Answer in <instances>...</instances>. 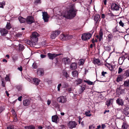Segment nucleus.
<instances>
[{
    "label": "nucleus",
    "instance_id": "f257e3e1",
    "mask_svg": "<svg viewBox=\"0 0 129 129\" xmlns=\"http://www.w3.org/2000/svg\"><path fill=\"white\" fill-rule=\"evenodd\" d=\"M76 11L73 9H71L65 14L62 15V16L67 19H72L75 16Z\"/></svg>",
    "mask_w": 129,
    "mask_h": 129
},
{
    "label": "nucleus",
    "instance_id": "f03ea898",
    "mask_svg": "<svg viewBox=\"0 0 129 129\" xmlns=\"http://www.w3.org/2000/svg\"><path fill=\"white\" fill-rule=\"evenodd\" d=\"M39 36V34L36 32H34L33 33L32 36L31 37V40L33 43H35L36 44L38 41V37Z\"/></svg>",
    "mask_w": 129,
    "mask_h": 129
},
{
    "label": "nucleus",
    "instance_id": "7ed1b4c3",
    "mask_svg": "<svg viewBox=\"0 0 129 129\" xmlns=\"http://www.w3.org/2000/svg\"><path fill=\"white\" fill-rule=\"evenodd\" d=\"M91 36L92 35L91 34H84L82 35L81 38L82 40L85 41L89 39Z\"/></svg>",
    "mask_w": 129,
    "mask_h": 129
},
{
    "label": "nucleus",
    "instance_id": "20e7f679",
    "mask_svg": "<svg viewBox=\"0 0 129 129\" xmlns=\"http://www.w3.org/2000/svg\"><path fill=\"white\" fill-rule=\"evenodd\" d=\"M42 16L43 19L45 22H48V21L49 18V15L47 12H43Z\"/></svg>",
    "mask_w": 129,
    "mask_h": 129
},
{
    "label": "nucleus",
    "instance_id": "39448f33",
    "mask_svg": "<svg viewBox=\"0 0 129 129\" xmlns=\"http://www.w3.org/2000/svg\"><path fill=\"white\" fill-rule=\"evenodd\" d=\"M34 18L32 16H28L26 19V21L28 24H31L34 22Z\"/></svg>",
    "mask_w": 129,
    "mask_h": 129
},
{
    "label": "nucleus",
    "instance_id": "423d86ee",
    "mask_svg": "<svg viewBox=\"0 0 129 129\" xmlns=\"http://www.w3.org/2000/svg\"><path fill=\"white\" fill-rule=\"evenodd\" d=\"M77 125V123L75 121H71L68 123V126L70 128L72 129L75 127Z\"/></svg>",
    "mask_w": 129,
    "mask_h": 129
},
{
    "label": "nucleus",
    "instance_id": "0eeeda50",
    "mask_svg": "<svg viewBox=\"0 0 129 129\" xmlns=\"http://www.w3.org/2000/svg\"><path fill=\"white\" fill-rule=\"evenodd\" d=\"M111 7L113 11H118L120 8V6L115 3H113L111 5Z\"/></svg>",
    "mask_w": 129,
    "mask_h": 129
},
{
    "label": "nucleus",
    "instance_id": "6e6552de",
    "mask_svg": "<svg viewBox=\"0 0 129 129\" xmlns=\"http://www.w3.org/2000/svg\"><path fill=\"white\" fill-rule=\"evenodd\" d=\"M60 33V32L59 31L53 32L51 35V38L52 39H54Z\"/></svg>",
    "mask_w": 129,
    "mask_h": 129
},
{
    "label": "nucleus",
    "instance_id": "1a4fd4ad",
    "mask_svg": "<svg viewBox=\"0 0 129 129\" xmlns=\"http://www.w3.org/2000/svg\"><path fill=\"white\" fill-rule=\"evenodd\" d=\"M29 81L36 85H38L40 81L37 78H31Z\"/></svg>",
    "mask_w": 129,
    "mask_h": 129
},
{
    "label": "nucleus",
    "instance_id": "9d476101",
    "mask_svg": "<svg viewBox=\"0 0 129 129\" xmlns=\"http://www.w3.org/2000/svg\"><path fill=\"white\" fill-rule=\"evenodd\" d=\"M57 101L60 103H64L67 101V99L66 97L61 96L58 98Z\"/></svg>",
    "mask_w": 129,
    "mask_h": 129
},
{
    "label": "nucleus",
    "instance_id": "9b49d317",
    "mask_svg": "<svg viewBox=\"0 0 129 129\" xmlns=\"http://www.w3.org/2000/svg\"><path fill=\"white\" fill-rule=\"evenodd\" d=\"M47 55L49 59H53L56 56L60 55V54H52L49 53L47 54Z\"/></svg>",
    "mask_w": 129,
    "mask_h": 129
},
{
    "label": "nucleus",
    "instance_id": "f8f14e48",
    "mask_svg": "<svg viewBox=\"0 0 129 129\" xmlns=\"http://www.w3.org/2000/svg\"><path fill=\"white\" fill-rule=\"evenodd\" d=\"M8 32V30L5 28H0V33L2 36H5Z\"/></svg>",
    "mask_w": 129,
    "mask_h": 129
},
{
    "label": "nucleus",
    "instance_id": "ddd939ff",
    "mask_svg": "<svg viewBox=\"0 0 129 129\" xmlns=\"http://www.w3.org/2000/svg\"><path fill=\"white\" fill-rule=\"evenodd\" d=\"M37 73L38 75L39 76H42L44 74V70L42 69L39 68L38 69Z\"/></svg>",
    "mask_w": 129,
    "mask_h": 129
},
{
    "label": "nucleus",
    "instance_id": "4468645a",
    "mask_svg": "<svg viewBox=\"0 0 129 129\" xmlns=\"http://www.w3.org/2000/svg\"><path fill=\"white\" fill-rule=\"evenodd\" d=\"M59 118L58 116L56 115L52 116V120L54 122L57 123L58 122Z\"/></svg>",
    "mask_w": 129,
    "mask_h": 129
},
{
    "label": "nucleus",
    "instance_id": "2eb2a0df",
    "mask_svg": "<svg viewBox=\"0 0 129 129\" xmlns=\"http://www.w3.org/2000/svg\"><path fill=\"white\" fill-rule=\"evenodd\" d=\"M116 103L119 105L123 106V105L124 102L123 100L120 99H118L116 101Z\"/></svg>",
    "mask_w": 129,
    "mask_h": 129
},
{
    "label": "nucleus",
    "instance_id": "dca6fc26",
    "mask_svg": "<svg viewBox=\"0 0 129 129\" xmlns=\"http://www.w3.org/2000/svg\"><path fill=\"white\" fill-rule=\"evenodd\" d=\"M23 104L25 106H27L30 104V101L27 99L24 100L23 102Z\"/></svg>",
    "mask_w": 129,
    "mask_h": 129
},
{
    "label": "nucleus",
    "instance_id": "f3484780",
    "mask_svg": "<svg viewBox=\"0 0 129 129\" xmlns=\"http://www.w3.org/2000/svg\"><path fill=\"white\" fill-rule=\"evenodd\" d=\"M77 67V65L75 63H72L70 66V69L72 70H74L76 69Z\"/></svg>",
    "mask_w": 129,
    "mask_h": 129
},
{
    "label": "nucleus",
    "instance_id": "a211bd4d",
    "mask_svg": "<svg viewBox=\"0 0 129 129\" xmlns=\"http://www.w3.org/2000/svg\"><path fill=\"white\" fill-rule=\"evenodd\" d=\"M117 92L118 93H120L121 94H122L124 93V90L121 89V86H120L116 89Z\"/></svg>",
    "mask_w": 129,
    "mask_h": 129
},
{
    "label": "nucleus",
    "instance_id": "6ab92c4d",
    "mask_svg": "<svg viewBox=\"0 0 129 129\" xmlns=\"http://www.w3.org/2000/svg\"><path fill=\"white\" fill-rule=\"evenodd\" d=\"M125 59L124 56H122L119 58L118 59L119 63L120 64H122Z\"/></svg>",
    "mask_w": 129,
    "mask_h": 129
},
{
    "label": "nucleus",
    "instance_id": "aec40b11",
    "mask_svg": "<svg viewBox=\"0 0 129 129\" xmlns=\"http://www.w3.org/2000/svg\"><path fill=\"white\" fill-rule=\"evenodd\" d=\"M93 62L95 64L100 65V61L98 59H94L93 61Z\"/></svg>",
    "mask_w": 129,
    "mask_h": 129
},
{
    "label": "nucleus",
    "instance_id": "412c9836",
    "mask_svg": "<svg viewBox=\"0 0 129 129\" xmlns=\"http://www.w3.org/2000/svg\"><path fill=\"white\" fill-rule=\"evenodd\" d=\"M123 112L126 115H129V108L127 107H126L124 109Z\"/></svg>",
    "mask_w": 129,
    "mask_h": 129
},
{
    "label": "nucleus",
    "instance_id": "4be33fe9",
    "mask_svg": "<svg viewBox=\"0 0 129 129\" xmlns=\"http://www.w3.org/2000/svg\"><path fill=\"white\" fill-rule=\"evenodd\" d=\"M99 35V41H100L103 39V32L101 29L100 30Z\"/></svg>",
    "mask_w": 129,
    "mask_h": 129
},
{
    "label": "nucleus",
    "instance_id": "5701e85b",
    "mask_svg": "<svg viewBox=\"0 0 129 129\" xmlns=\"http://www.w3.org/2000/svg\"><path fill=\"white\" fill-rule=\"evenodd\" d=\"M123 76V78H125L129 77V70H126L125 71Z\"/></svg>",
    "mask_w": 129,
    "mask_h": 129
},
{
    "label": "nucleus",
    "instance_id": "b1692460",
    "mask_svg": "<svg viewBox=\"0 0 129 129\" xmlns=\"http://www.w3.org/2000/svg\"><path fill=\"white\" fill-rule=\"evenodd\" d=\"M82 79L79 78L75 81V83L77 85L81 84L82 83Z\"/></svg>",
    "mask_w": 129,
    "mask_h": 129
},
{
    "label": "nucleus",
    "instance_id": "393cba45",
    "mask_svg": "<svg viewBox=\"0 0 129 129\" xmlns=\"http://www.w3.org/2000/svg\"><path fill=\"white\" fill-rule=\"evenodd\" d=\"M78 74V72L77 71H75L72 72V74L74 77H77Z\"/></svg>",
    "mask_w": 129,
    "mask_h": 129
},
{
    "label": "nucleus",
    "instance_id": "a878e982",
    "mask_svg": "<svg viewBox=\"0 0 129 129\" xmlns=\"http://www.w3.org/2000/svg\"><path fill=\"white\" fill-rule=\"evenodd\" d=\"M35 126L33 125L29 126H25L24 127L26 129H35Z\"/></svg>",
    "mask_w": 129,
    "mask_h": 129
},
{
    "label": "nucleus",
    "instance_id": "bb28decb",
    "mask_svg": "<svg viewBox=\"0 0 129 129\" xmlns=\"http://www.w3.org/2000/svg\"><path fill=\"white\" fill-rule=\"evenodd\" d=\"M18 20L21 23H24L26 21V19L22 17H19Z\"/></svg>",
    "mask_w": 129,
    "mask_h": 129
},
{
    "label": "nucleus",
    "instance_id": "cd10ccee",
    "mask_svg": "<svg viewBox=\"0 0 129 129\" xmlns=\"http://www.w3.org/2000/svg\"><path fill=\"white\" fill-rule=\"evenodd\" d=\"M124 85L127 87H129V79L125 81L123 84Z\"/></svg>",
    "mask_w": 129,
    "mask_h": 129
},
{
    "label": "nucleus",
    "instance_id": "c85d7f7f",
    "mask_svg": "<svg viewBox=\"0 0 129 129\" xmlns=\"http://www.w3.org/2000/svg\"><path fill=\"white\" fill-rule=\"evenodd\" d=\"M100 17V16L99 15L96 14L95 15L94 18V20L96 23L99 20Z\"/></svg>",
    "mask_w": 129,
    "mask_h": 129
},
{
    "label": "nucleus",
    "instance_id": "c756f323",
    "mask_svg": "<svg viewBox=\"0 0 129 129\" xmlns=\"http://www.w3.org/2000/svg\"><path fill=\"white\" fill-rule=\"evenodd\" d=\"M27 43L28 45H29L30 46H33V45H36V44L35 43L34 44L32 43V42L30 40H28L27 41Z\"/></svg>",
    "mask_w": 129,
    "mask_h": 129
},
{
    "label": "nucleus",
    "instance_id": "7c9ffc66",
    "mask_svg": "<svg viewBox=\"0 0 129 129\" xmlns=\"http://www.w3.org/2000/svg\"><path fill=\"white\" fill-rule=\"evenodd\" d=\"M90 112V110H88L85 112V113L84 114L86 116L88 117L90 116L91 114L89 113Z\"/></svg>",
    "mask_w": 129,
    "mask_h": 129
},
{
    "label": "nucleus",
    "instance_id": "2f4dec72",
    "mask_svg": "<svg viewBox=\"0 0 129 129\" xmlns=\"http://www.w3.org/2000/svg\"><path fill=\"white\" fill-rule=\"evenodd\" d=\"M63 60L64 61L65 64L69 63L70 61V59L68 58H64Z\"/></svg>",
    "mask_w": 129,
    "mask_h": 129
},
{
    "label": "nucleus",
    "instance_id": "473e14b6",
    "mask_svg": "<svg viewBox=\"0 0 129 129\" xmlns=\"http://www.w3.org/2000/svg\"><path fill=\"white\" fill-rule=\"evenodd\" d=\"M122 79L121 77V75H119L116 79V81L117 82H119L120 81H122Z\"/></svg>",
    "mask_w": 129,
    "mask_h": 129
},
{
    "label": "nucleus",
    "instance_id": "72a5a7b5",
    "mask_svg": "<svg viewBox=\"0 0 129 129\" xmlns=\"http://www.w3.org/2000/svg\"><path fill=\"white\" fill-rule=\"evenodd\" d=\"M128 125L126 123H123L122 126V128L123 129H126L128 128Z\"/></svg>",
    "mask_w": 129,
    "mask_h": 129
},
{
    "label": "nucleus",
    "instance_id": "f704fd0d",
    "mask_svg": "<svg viewBox=\"0 0 129 129\" xmlns=\"http://www.w3.org/2000/svg\"><path fill=\"white\" fill-rule=\"evenodd\" d=\"M112 99L107 101L106 102V105L107 106V107H109L111 103V101Z\"/></svg>",
    "mask_w": 129,
    "mask_h": 129
},
{
    "label": "nucleus",
    "instance_id": "c9c22d12",
    "mask_svg": "<svg viewBox=\"0 0 129 129\" xmlns=\"http://www.w3.org/2000/svg\"><path fill=\"white\" fill-rule=\"evenodd\" d=\"M62 86L63 88H67L68 87L69 85L67 83L64 82L63 83Z\"/></svg>",
    "mask_w": 129,
    "mask_h": 129
},
{
    "label": "nucleus",
    "instance_id": "e433bc0d",
    "mask_svg": "<svg viewBox=\"0 0 129 129\" xmlns=\"http://www.w3.org/2000/svg\"><path fill=\"white\" fill-rule=\"evenodd\" d=\"M19 49L20 51H22L24 49V46L21 44H19Z\"/></svg>",
    "mask_w": 129,
    "mask_h": 129
},
{
    "label": "nucleus",
    "instance_id": "4c0bfd02",
    "mask_svg": "<svg viewBox=\"0 0 129 129\" xmlns=\"http://www.w3.org/2000/svg\"><path fill=\"white\" fill-rule=\"evenodd\" d=\"M5 4V2H3L0 3V8H4V6Z\"/></svg>",
    "mask_w": 129,
    "mask_h": 129
},
{
    "label": "nucleus",
    "instance_id": "58836bf2",
    "mask_svg": "<svg viewBox=\"0 0 129 129\" xmlns=\"http://www.w3.org/2000/svg\"><path fill=\"white\" fill-rule=\"evenodd\" d=\"M84 82L87 83L89 85H92L93 84V82L90 81L84 80Z\"/></svg>",
    "mask_w": 129,
    "mask_h": 129
},
{
    "label": "nucleus",
    "instance_id": "ea45409f",
    "mask_svg": "<svg viewBox=\"0 0 129 129\" xmlns=\"http://www.w3.org/2000/svg\"><path fill=\"white\" fill-rule=\"evenodd\" d=\"M84 62V60L83 59H80L79 60V65H83Z\"/></svg>",
    "mask_w": 129,
    "mask_h": 129
},
{
    "label": "nucleus",
    "instance_id": "a19ab883",
    "mask_svg": "<svg viewBox=\"0 0 129 129\" xmlns=\"http://www.w3.org/2000/svg\"><path fill=\"white\" fill-rule=\"evenodd\" d=\"M6 28L8 29H9L11 28V24L10 23H7L6 26Z\"/></svg>",
    "mask_w": 129,
    "mask_h": 129
},
{
    "label": "nucleus",
    "instance_id": "79ce46f5",
    "mask_svg": "<svg viewBox=\"0 0 129 129\" xmlns=\"http://www.w3.org/2000/svg\"><path fill=\"white\" fill-rule=\"evenodd\" d=\"M73 37V36L72 35H67V40L72 39Z\"/></svg>",
    "mask_w": 129,
    "mask_h": 129
},
{
    "label": "nucleus",
    "instance_id": "37998d69",
    "mask_svg": "<svg viewBox=\"0 0 129 129\" xmlns=\"http://www.w3.org/2000/svg\"><path fill=\"white\" fill-rule=\"evenodd\" d=\"M81 91L82 92L85 90L86 88V86L84 85H81Z\"/></svg>",
    "mask_w": 129,
    "mask_h": 129
},
{
    "label": "nucleus",
    "instance_id": "c03bdc74",
    "mask_svg": "<svg viewBox=\"0 0 129 129\" xmlns=\"http://www.w3.org/2000/svg\"><path fill=\"white\" fill-rule=\"evenodd\" d=\"M64 35L62 34L60 35V39L62 41H64Z\"/></svg>",
    "mask_w": 129,
    "mask_h": 129
},
{
    "label": "nucleus",
    "instance_id": "a18cd8bd",
    "mask_svg": "<svg viewBox=\"0 0 129 129\" xmlns=\"http://www.w3.org/2000/svg\"><path fill=\"white\" fill-rule=\"evenodd\" d=\"M119 24L120 26H121L122 27H123L124 25V23L122 22V21L121 20L119 22Z\"/></svg>",
    "mask_w": 129,
    "mask_h": 129
},
{
    "label": "nucleus",
    "instance_id": "49530a36",
    "mask_svg": "<svg viewBox=\"0 0 129 129\" xmlns=\"http://www.w3.org/2000/svg\"><path fill=\"white\" fill-rule=\"evenodd\" d=\"M41 3L40 0H36L35 1L34 3L36 4L38 3Z\"/></svg>",
    "mask_w": 129,
    "mask_h": 129
},
{
    "label": "nucleus",
    "instance_id": "de8ad7c7",
    "mask_svg": "<svg viewBox=\"0 0 129 129\" xmlns=\"http://www.w3.org/2000/svg\"><path fill=\"white\" fill-rule=\"evenodd\" d=\"M11 112L13 114L14 116L16 117V114L14 110L13 109H12L11 110Z\"/></svg>",
    "mask_w": 129,
    "mask_h": 129
},
{
    "label": "nucleus",
    "instance_id": "09e8293b",
    "mask_svg": "<svg viewBox=\"0 0 129 129\" xmlns=\"http://www.w3.org/2000/svg\"><path fill=\"white\" fill-rule=\"evenodd\" d=\"M22 35V34L21 33H18L16 35V37L18 38L21 37Z\"/></svg>",
    "mask_w": 129,
    "mask_h": 129
},
{
    "label": "nucleus",
    "instance_id": "8fccbe9b",
    "mask_svg": "<svg viewBox=\"0 0 129 129\" xmlns=\"http://www.w3.org/2000/svg\"><path fill=\"white\" fill-rule=\"evenodd\" d=\"M5 108L2 107H0V113L2 112L4 110Z\"/></svg>",
    "mask_w": 129,
    "mask_h": 129
},
{
    "label": "nucleus",
    "instance_id": "3c124183",
    "mask_svg": "<svg viewBox=\"0 0 129 129\" xmlns=\"http://www.w3.org/2000/svg\"><path fill=\"white\" fill-rule=\"evenodd\" d=\"M122 71L123 70L122 68L120 67L119 68H118V74H120L122 72Z\"/></svg>",
    "mask_w": 129,
    "mask_h": 129
},
{
    "label": "nucleus",
    "instance_id": "603ef678",
    "mask_svg": "<svg viewBox=\"0 0 129 129\" xmlns=\"http://www.w3.org/2000/svg\"><path fill=\"white\" fill-rule=\"evenodd\" d=\"M61 86V84L60 83L58 85L57 88L58 90L59 91L60 90V87Z\"/></svg>",
    "mask_w": 129,
    "mask_h": 129
},
{
    "label": "nucleus",
    "instance_id": "864d4df0",
    "mask_svg": "<svg viewBox=\"0 0 129 129\" xmlns=\"http://www.w3.org/2000/svg\"><path fill=\"white\" fill-rule=\"evenodd\" d=\"M64 75L66 78H68L69 77V75L68 74L67 72H64Z\"/></svg>",
    "mask_w": 129,
    "mask_h": 129
},
{
    "label": "nucleus",
    "instance_id": "5fc2aeb1",
    "mask_svg": "<svg viewBox=\"0 0 129 129\" xmlns=\"http://www.w3.org/2000/svg\"><path fill=\"white\" fill-rule=\"evenodd\" d=\"M4 79H2V85L3 87H5V83H4Z\"/></svg>",
    "mask_w": 129,
    "mask_h": 129
},
{
    "label": "nucleus",
    "instance_id": "6e6d98bb",
    "mask_svg": "<svg viewBox=\"0 0 129 129\" xmlns=\"http://www.w3.org/2000/svg\"><path fill=\"white\" fill-rule=\"evenodd\" d=\"M32 66L33 68L34 69H36L37 68V66L34 63L33 64Z\"/></svg>",
    "mask_w": 129,
    "mask_h": 129
},
{
    "label": "nucleus",
    "instance_id": "4d7b16f0",
    "mask_svg": "<svg viewBox=\"0 0 129 129\" xmlns=\"http://www.w3.org/2000/svg\"><path fill=\"white\" fill-rule=\"evenodd\" d=\"M6 80L7 81H9V77L7 75L6 76L5 78Z\"/></svg>",
    "mask_w": 129,
    "mask_h": 129
},
{
    "label": "nucleus",
    "instance_id": "13d9d810",
    "mask_svg": "<svg viewBox=\"0 0 129 129\" xmlns=\"http://www.w3.org/2000/svg\"><path fill=\"white\" fill-rule=\"evenodd\" d=\"M14 126H11L10 127H7V129H14Z\"/></svg>",
    "mask_w": 129,
    "mask_h": 129
},
{
    "label": "nucleus",
    "instance_id": "bf43d9fd",
    "mask_svg": "<svg viewBox=\"0 0 129 129\" xmlns=\"http://www.w3.org/2000/svg\"><path fill=\"white\" fill-rule=\"evenodd\" d=\"M107 73L106 72H104V71H103L102 73V76H104L105 74H106Z\"/></svg>",
    "mask_w": 129,
    "mask_h": 129
},
{
    "label": "nucleus",
    "instance_id": "052dcab7",
    "mask_svg": "<svg viewBox=\"0 0 129 129\" xmlns=\"http://www.w3.org/2000/svg\"><path fill=\"white\" fill-rule=\"evenodd\" d=\"M46 56V55H44L41 54L40 55V57L42 58H43L45 57Z\"/></svg>",
    "mask_w": 129,
    "mask_h": 129
},
{
    "label": "nucleus",
    "instance_id": "680f3d73",
    "mask_svg": "<svg viewBox=\"0 0 129 129\" xmlns=\"http://www.w3.org/2000/svg\"><path fill=\"white\" fill-rule=\"evenodd\" d=\"M17 69L20 71H22V67L20 66V67H18V68Z\"/></svg>",
    "mask_w": 129,
    "mask_h": 129
},
{
    "label": "nucleus",
    "instance_id": "e2e57ef3",
    "mask_svg": "<svg viewBox=\"0 0 129 129\" xmlns=\"http://www.w3.org/2000/svg\"><path fill=\"white\" fill-rule=\"evenodd\" d=\"M51 101L50 100H48L47 101V104L48 105H49L51 103Z\"/></svg>",
    "mask_w": 129,
    "mask_h": 129
},
{
    "label": "nucleus",
    "instance_id": "0e129e2a",
    "mask_svg": "<svg viewBox=\"0 0 129 129\" xmlns=\"http://www.w3.org/2000/svg\"><path fill=\"white\" fill-rule=\"evenodd\" d=\"M22 98V96H19L18 98V100L19 101H21V98Z\"/></svg>",
    "mask_w": 129,
    "mask_h": 129
},
{
    "label": "nucleus",
    "instance_id": "69168bd1",
    "mask_svg": "<svg viewBox=\"0 0 129 129\" xmlns=\"http://www.w3.org/2000/svg\"><path fill=\"white\" fill-rule=\"evenodd\" d=\"M106 126L104 124H102V129H104L106 127Z\"/></svg>",
    "mask_w": 129,
    "mask_h": 129
},
{
    "label": "nucleus",
    "instance_id": "338daca9",
    "mask_svg": "<svg viewBox=\"0 0 129 129\" xmlns=\"http://www.w3.org/2000/svg\"><path fill=\"white\" fill-rule=\"evenodd\" d=\"M67 90L69 92H70L72 90V89L71 88H69L67 89Z\"/></svg>",
    "mask_w": 129,
    "mask_h": 129
},
{
    "label": "nucleus",
    "instance_id": "774afa93",
    "mask_svg": "<svg viewBox=\"0 0 129 129\" xmlns=\"http://www.w3.org/2000/svg\"><path fill=\"white\" fill-rule=\"evenodd\" d=\"M108 15L111 16V17L113 16H114V15L112 13H108Z\"/></svg>",
    "mask_w": 129,
    "mask_h": 129
}]
</instances>
